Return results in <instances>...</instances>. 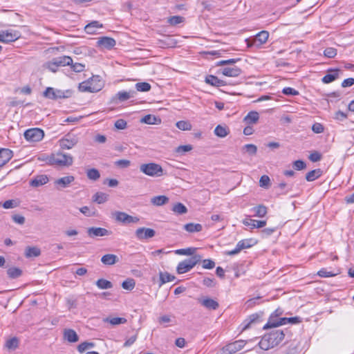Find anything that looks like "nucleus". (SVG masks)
Listing matches in <instances>:
<instances>
[{"mask_svg": "<svg viewBox=\"0 0 354 354\" xmlns=\"http://www.w3.org/2000/svg\"><path fill=\"white\" fill-rule=\"evenodd\" d=\"M104 86V83L99 75H93L87 81L79 85V90L82 92L95 93L100 91Z\"/></svg>", "mask_w": 354, "mask_h": 354, "instance_id": "obj_1", "label": "nucleus"}, {"mask_svg": "<svg viewBox=\"0 0 354 354\" xmlns=\"http://www.w3.org/2000/svg\"><path fill=\"white\" fill-rule=\"evenodd\" d=\"M141 172L152 177H160L163 175V169L162 167L154 162L142 164L140 166Z\"/></svg>", "mask_w": 354, "mask_h": 354, "instance_id": "obj_2", "label": "nucleus"}, {"mask_svg": "<svg viewBox=\"0 0 354 354\" xmlns=\"http://www.w3.org/2000/svg\"><path fill=\"white\" fill-rule=\"evenodd\" d=\"M201 259V256L194 255L191 258L180 261L176 268L178 274H184L192 269Z\"/></svg>", "mask_w": 354, "mask_h": 354, "instance_id": "obj_3", "label": "nucleus"}, {"mask_svg": "<svg viewBox=\"0 0 354 354\" xmlns=\"http://www.w3.org/2000/svg\"><path fill=\"white\" fill-rule=\"evenodd\" d=\"M71 91L69 90L56 89L53 87H47L44 91L43 95L46 98L57 100L58 99L68 98L71 96Z\"/></svg>", "mask_w": 354, "mask_h": 354, "instance_id": "obj_4", "label": "nucleus"}, {"mask_svg": "<svg viewBox=\"0 0 354 354\" xmlns=\"http://www.w3.org/2000/svg\"><path fill=\"white\" fill-rule=\"evenodd\" d=\"M52 165L60 167H68L73 164V157L66 153H57L53 154L50 158Z\"/></svg>", "mask_w": 354, "mask_h": 354, "instance_id": "obj_5", "label": "nucleus"}, {"mask_svg": "<svg viewBox=\"0 0 354 354\" xmlns=\"http://www.w3.org/2000/svg\"><path fill=\"white\" fill-rule=\"evenodd\" d=\"M269 37V33L266 30H262L257 33L253 39H245V41L248 48L252 46L260 47L266 43Z\"/></svg>", "mask_w": 354, "mask_h": 354, "instance_id": "obj_6", "label": "nucleus"}, {"mask_svg": "<svg viewBox=\"0 0 354 354\" xmlns=\"http://www.w3.org/2000/svg\"><path fill=\"white\" fill-rule=\"evenodd\" d=\"M25 139L30 142H36L41 140L44 136V132L43 130L39 128H32L27 129L24 132Z\"/></svg>", "mask_w": 354, "mask_h": 354, "instance_id": "obj_7", "label": "nucleus"}, {"mask_svg": "<svg viewBox=\"0 0 354 354\" xmlns=\"http://www.w3.org/2000/svg\"><path fill=\"white\" fill-rule=\"evenodd\" d=\"M256 243V241L252 239H247L239 241L235 248L225 252V254L229 256H233L239 254L242 250L248 249L253 246Z\"/></svg>", "mask_w": 354, "mask_h": 354, "instance_id": "obj_8", "label": "nucleus"}, {"mask_svg": "<svg viewBox=\"0 0 354 354\" xmlns=\"http://www.w3.org/2000/svg\"><path fill=\"white\" fill-rule=\"evenodd\" d=\"M301 322V318L299 317H281L279 318V320L278 323H273L272 321H270L269 323H267L264 326L263 328H275L279 326L285 325L287 324H298Z\"/></svg>", "mask_w": 354, "mask_h": 354, "instance_id": "obj_9", "label": "nucleus"}, {"mask_svg": "<svg viewBox=\"0 0 354 354\" xmlns=\"http://www.w3.org/2000/svg\"><path fill=\"white\" fill-rule=\"evenodd\" d=\"M77 142L78 139L75 136L68 134L59 140V145L62 149H71Z\"/></svg>", "mask_w": 354, "mask_h": 354, "instance_id": "obj_10", "label": "nucleus"}, {"mask_svg": "<svg viewBox=\"0 0 354 354\" xmlns=\"http://www.w3.org/2000/svg\"><path fill=\"white\" fill-rule=\"evenodd\" d=\"M114 218L116 221L123 224L136 223L139 221V218L136 216H132L123 212H115L113 213Z\"/></svg>", "mask_w": 354, "mask_h": 354, "instance_id": "obj_11", "label": "nucleus"}, {"mask_svg": "<svg viewBox=\"0 0 354 354\" xmlns=\"http://www.w3.org/2000/svg\"><path fill=\"white\" fill-rule=\"evenodd\" d=\"M135 234L138 240L142 241L153 237L156 232L151 228L139 227L136 230Z\"/></svg>", "mask_w": 354, "mask_h": 354, "instance_id": "obj_12", "label": "nucleus"}, {"mask_svg": "<svg viewBox=\"0 0 354 354\" xmlns=\"http://www.w3.org/2000/svg\"><path fill=\"white\" fill-rule=\"evenodd\" d=\"M19 33L12 30L0 31V41L9 43L17 40L19 38Z\"/></svg>", "mask_w": 354, "mask_h": 354, "instance_id": "obj_13", "label": "nucleus"}, {"mask_svg": "<svg viewBox=\"0 0 354 354\" xmlns=\"http://www.w3.org/2000/svg\"><path fill=\"white\" fill-rule=\"evenodd\" d=\"M221 73L227 77H236L241 75V69L236 66H227L222 68Z\"/></svg>", "mask_w": 354, "mask_h": 354, "instance_id": "obj_14", "label": "nucleus"}, {"mask_svg": "<svg viewBox=\"0 0 354 354\" xmlns=\"http://www.w3.org/2000/svg\"><path fill=\"white\" fill-rule=\"evenodd\" d=\"M87 234L90 237L94 238L97 236H109L111 234V232L103 227H92L88 228Z\"/></svg>", "mask_w": 354, "mask_h": 354, "instance_id": "obj_15", "label": "nucleus"}, {"mask_svg": "<svg viewBox=\"0 0 354 354\" xmlns=\"http://www.w3.org/2000/svg\"><path fill=\"white\" fill-rule=\"evenodd\" d=\"M97 46L102 48L110 50L115 46V40L109 37H102L97 40Z\"/></svg>", "mask_w": 354, "mask_h": 354, "instance_id": "obj_16", "label": "nucleus"}, {"mask_svg": "<svg viewBox=\"0 0 354 354\" xmlns=\"http://www.w3.org/2000/svg\"><path fill=\"white\" fill-rule=\"evenodd\" d=\"M136 91L129 90L128 91H121L118 92L113 97V100H117L120 102H124L131 98H133L136 95Z\"/></svg>", "mask_w": 354, "mask_h": 354, "instance_id": "obj_17", "label": "nucleus"}, {"mask_svg": "<svg viewBox=\"0 0 354 354\" xmlns=\"http://www.w3.org/2000/svg\"><path fill=\"white\" fill-rule=\"evenodd\" d=\"M75 180L73 176H66L57 179L55 181V185L57 189H64L68 187Z\"/></svg>", "mask_w": 354, "mask_h": 354, "instance_id": "obj_18", "label": "nucleus"}, {"mask_svg": "<svg viewBox=\"0 0 354 354\" xmlns=\"http://www.w3.org/2000/svg\"><path fill=\"white\" fill-rule=\"evenodd\" d=\"M259 347L263 351H268L274 346L275 344L272 340V337L268 334L264 335L259 342Z\"/></svg>", "mask_w": 354, "mask_h": 354, "instance_id": "obj_19", "label": "nucleus"}, {"mask_svg": "<svg viewBox=\"0 0 354 354\" xmlns=\"http://www.w3.org/2000/svg\"><path fill=\"white\" fill-rule=\"evenodd\" d=\"M63 337L64 340L69 343H75L79 340V336L77 333L71 328H66L63 332Z\"/></svg>", "mask_w": 354, "mask_h": 354, "instance_id": "obj_20", "label": "nucleus"}, {"mask_svg": "<svg viewBox=\"0 0 354 354\" xmlns=\"http://www.w3.org/2000/svg\"><path fill=\"white\" fill-rule=\"evenodd\" d=\"M13 156L12 151L9 149L0 148V167L6 165Z\"/></svg>", "mask_w": 354, "mask_h": 354, "instance_id": "obj_21", "label": "nucleus"}, {"mask_svg": "<svg viewBox=\"0 0 354 354\" xmlns=\"http://www.w3.org/2000/svg\"><path fill=\"white\" fill-rule=\"evenodd\" d=\"M339 72H340V70H339L337 68H336V69H333V68L328 69V73L323 77L322 82L324 84H329V83L333 82L337 78H338L339 75Z\"/></svg>", "mask_w": 354, "mask_h": 354, "instance_id": "obj_22", "label": "nucleus"}, {"mask_svg": "<svg viewBox=\"0 0 354 354\" xmlns=\"http://www.w3.org/2000/svg\"><path fill=\"white\" fill-rule=\"evenodd\" d=\"M245 344V343L243 340H237L226 345L225 350L228 352H232V354H233L241 350Z\"/></svg>", "mask_w": 354, "mask_h": 354, "instance_id": "obj_23", "label": "nucleus"}, {"mask_svg": "<svg viewBox=\"0 0 354 354\" xmlns=\"http://www.w3.org/2000/svg\"><path fill=\"white\" fill-rule=\"evenodd\" d=\"M48 182V177L46 175H38L30 181V185L33 187H38Z\"/></svg>", "mask_w": 354, "mask_h": 354, "instance_id": "obj_24", "label": "nucleus"}, {"mask_svg": "<svg viewBox=\"0 0 354 354\" xmlns=\"http://www.w3.org/2000/svg\"><path fill=\"white\" fill-rule=\"evenodd\" d=\"M202 306L209 310H216L218 308V303L214 299L205 297L199 300Z\"/></svg>", "mask_w": 354, "mask_h": 354, "instance_id": "obj_25", "label": "nucleus"}, {"mask_svg": "<svg viewBox=\"0 0 354 354\" xmlns=\"http://www.w3.org/2000/svg\"><path fill=\"white\" fill-rule=\"evenodd\" d=\"M102 24L98 21H92L84 27V30L87 34L93 35L98 28H102Z\"/></svg>", "mask_w": 354, "mask_h": 354, "instance_id": "obj_26", "label": "nucleus"}, {"mask_svg": "<svg viewBox=\"0 0 354 354\" xmlns=\"http://www.w3.org/2000/svg\"><path fill=\"white\" fill-rule=\"evenodd\" d=\"M268 335L270 337H272V340L274 343L275 346H277L279 344H280L285 337L283 331L281 330H274L270 333Z\"/></svg>", "mask_w": 354, "mask_h": 354, "instance_id": "obj_27", "label": "nucleus"}, {"mask_svg": "<svg viewBox=\"0 0 354 354\" xmlns=\"http://www.w3.org/2000/svg\"><path fill=\"white\" fill-rule=\"evenodd\" d=\"M259 119V114L257 111H250L243 120L249 125L256 124Z\"/></svg>", "mask_w": 354, "mask_h": 354, "instance_id": "obj_28", "label": "nucleus"}, {"mask_svg": "<svg viewBox=\"0 0 354 354\" xmlns=\"http://www.w3.org/2000/svg\"><path fill=\"white\" fill-rule=\"evenodd\" d=\"M101 261L106 266H112L118 261V257L113 254H107L102 257Z\"/></svg>", "mask_w": 354, "mask_h": 354, "instance_id": "obj_29", "label": "nucleus"}, {"mask_svg": "<svg viewBox=\"0 0 354 354\" xmlns=\"http://www.w3.org/2000/svg\"><path fill=\"white\" fill-rule=\"evenodd\" d=\"M205 82L212 86L217 87L223 86L226 84L224 80H220L214 75H208L206 77Z\"/></svg>", "mask_w": 354, "mask_h": 354, "instance_id": "obj_30", "label": "nucleus"}, {"mask_svg": "<svg viewBox=\"0 0 354 354\" xmlns=\"http://www.w3.org/2000/svg\"><path fill=\"white\" fill-rule=\"evenodd\" d=\"M214 134L219 138H225L230 133V129L227 126L218 124L214 129Z\"/></svg>", "mask_w": 354, "mask_h": 354, "instance_id": "obj_31", "label": "nucleus"}, {"mask_svg": "<svg viewBox=\"0 0 354 354\" xmlns=\"http://www.w3.org/2000/svg\"><path fill=\"white\" fill-rule=\"evenodd\" d=\"M58 66H69L73 64V59L69 56H62L53 59Z\"/></svg>", "mask_w": 354, "mask_h": 354, "instance_id": "obj_32", "label": "nucleus"}, {"mask_svg": "<svg viewBox=\"0 0 354 354\" xmlns=\"http://www.w3.org/2000/svg\"><path fill=\"white\" fill-rule=\"evenodd\" d=\"M184 230L190 233L198 232L203 230V226L200 223H189L183 227Z\"/></svg>", "mask_w": 354, "mask_h": 354, "instance_id": "obj_33", "label": "nucleus"}, {"mask_svg": "<svg viewBox=\"0 0 354 354\" xmlns=\"http://www.w3.org/2000/svg\"><path fill=\"white\" fill-rule=\"evenodd\" d=\"M254 216L262 218L267 214V208L264 205H258L251 209Z\"/></svg>", "mask_w": 354, "mask_h": 354, "instance_id": "obj_34", "label": "nucleus"}, {"mask_svg": "<svg viewBox=\"0 0 354 354\" xmlns=\"http://www.w3.org/2000/svg\"><path fill=\"white\" fill-rule=\"evenodd\" d=\"M169 202V198L166 196H156L151 198V203L155 206H161Z\"/></svg>", "mask_w": 354, "mask_h": 354, "instance_id": "obj_35", "label": "nucleus"}, {"mask_svg": "<svg viewBox=\"0 0 354 354\" xmlns=\"http://www.w3.org/2000/svg\"><path fill=\"white\" fill-rule=\"evenodd\" d=\"M160 286L162 285L174 281L175 277L167 272H160Z\"/></svg>", "mask_w": 354, "mask_h": 354, "instance_id": "obj_36", "label": "nucleus"}, {"mask_svg": "<svg viewBox=\"0 0 354 354\" xmlns=\"http://www.w3.org/2000/svg\"><path fill=\"white\" fill-rule=\"evenodd\" d=\"M321 175L322 171L320 169H313L306 174V179L308 182H312L317 179Z\"/></svg>", "mask_w": 354, "mask_h": 354, "instance_id": "obj_37", "label": "nucleus"}, {"mask_svg": "<svg viewBox=\"0 0 354 354\" xmlns=\"http://www.w3.org/2000/svg\"><path fill=\"white\" fill-rule=\"evenodd\" d=\"M160 119L156 118L155 115H147L144 116L141 122L147 124H157L158 123H160Z\"/></svg>", "mask_w": 354, "mask_h": 354, "instance_id": "obj_38", "label": "nucleus"}, {"mask_svg": "<svg viewBox=\"0 0 354 354\" xmlns=\"http://www.w3.org/2000/svg\"><path fill=\"white\" fill-rule=\"evenodd\" d=\"M108 198V194L103 192H97L93 195V201L97 204H102L107 201Z\"/></svg>", "mask_w": 354, "mask_h": 354, "instance_id": "obj_39", "label": "nucleus"}, {"mask_svg": "<svg viewBox=\"0 0 354 354\" xmlns=\"http://www.w3.org/2000/svg\"><path fill=\"white\" fill-rule=\"evenodd\" d=\"M40 253V249L37 247H28L25 251V255L27 258L38 257Z\"/></svg>", "mask_w": 354, "mask_h": 354, "instance_id": "obj_40", "label": "nucleus"}, {"mask_svg": "<svg viewBox=\"0 0 354 354\" xmlns=\"http://www.w3.org/2000/svg\"><path fill=\"white\" fill-rule=\"evenodd\" d=\"M7 274L10 278L16 279L21 275L22 271L18 268L12 267L8 269Z\"/></svg>", "mask_w": 354, "mask_h": 354, "instance_id": "obj_41", "label": "nucleus"}, {"mask_svg": "<svg viewBox=\"0 0 354 354\" xmlns=\"http://www.w3.org/2000/svg\"><path fill=\"white\" fill-rule=\"evenodd\" d=\"M96 286L100 289H109L113 287L112 283L108 280L100 279L96 281Z\"/></svg>", "mask_w": 354, "mask_h": 354, "instance_id": "obj_42", "label": "nucleus"}, {"mask_svg": "<svg viewBox=\"0 0 354 354\" xmlns=\"http://www.w3.org/2000/svg\"><path fill=\"white\" fill-rule=\"evenodd\" d=\"M172 211L178 214H184L187 213V207L181 203H177L172 207Z\"/></svg>", "mask_w": 354, "mask_h": 354, "instance_id": "obj_43", "label": "nucleus"}, {"mask_svg": "<svg viewBox=\"0 0 354 354\" xmlns=\"http://www.w3.org/2000/svg\"><path fill=\"white\" fill-rule=\"evenodd\" d=\"M86 176L90 180H97L100 178V174L96 169H89L86 171Z\"/></svg>", "mask_w": 354, "mask_h": 354, "instance_id": "obj_44", "label": "nucleus"}, {"mask_svg": "<svg viewBox=\"0 0 354 354\" xmlns=\"http://www.w3.org/2000/svg\"><path fill=\"white\" fill-rule=\"evenodd\" d=\"M196 250V248H187L175 250V253L179 255H193Z\"/></svg>", "mask_w": 354, "mask_h": 354, "instance_id": "obj_45", "label": "nucleus"}, {"mask_svg": "<svg viewBox=\"0 0 354 354\" xmlns=\"http://www.w3.org/2000/svg\"><path fill=\"white\" fill-rule=\"evenodd\" d=\"M176 127L178 129L182 131H189L192 129V124L188 121L180 120L176 122Z\"/></svg>", "mask_w": 354, "mask_h": 354, "instance_id": "obj_46", "label": "nucleus"}, {"mask_svg": "<svg viewBox=\"0 0 354 354\" xmlns=\"http://www.w3.org/2000/svg\"><path fill=\"white\" fill-rule=\"evenodd\" d=\"M136 88L140 92H147L150 91L151 86L150 84L147 82H139L136 84Z\"/></svg>", "mask_w": 354, "mask_h": 354, "instance_id": "obj_47", "label": "nucleus"}, {"mask_svg": "<svg viewBox=\"0 0 354 354\" xmlns=\"http://www.w3.org/2000/svg\"><path fill=\"white\" fill-rule=\"evenodd\" d=\"M317 274L320 277L326 278V277H335V275H337V273H335L333 271H328L327 268H324L317 272Z\"/></svg>", "mask_w": 354, "mask_h": 354, "instance_id": "obj_48", "label": "nucleus"}, {"mask_svg": "<svg viewBox=\"0 0 354 354\" xmlns=\"http://www.w3.org/2000/svg\"><path fill=\"white\" fill-rule=\"evenodd\" d=\"M167 21L171 26H176L184 21V17L178 15L172 16L168 19Z\"/></svg>", "mask_w": 354, "mask_h": 354, "instance_id": "obj_49", "label": "nucleus"}, {"mask_svg": "<svg viewBox=\"0 0 354 354\" xmlns=\"http://www.w3.org/2000/svg\"><path fill=\"white\" fill-rule=\"evenodd\" d=\"M136 285L135 281L133 279H127L122 283V287L128 290H131L134 288Z\"/></svg>", "mask_w": 354, "mask_h": 354, "instance_id": "obj_50", "label": "nucleus"}, {"mask_svg": "<svg viewBox=\"0 0 354 354\" xmlns=\"http://www.w3.org/2000/svg\"><path fill=\"white\" fill-rule=\"evenodd\" d=\"M243 149L245 151L246 153L251 156L255 155L257 151V146L253 144H247L244 145Z\"/></svg>", "mask_w": 354, "mask_h": 354, "instance_id": "obj_51", "label": "nucleus"}, {"mask_svg": "<svg viewBox=\"0 0 354 354\" xmlns=\"http://www.w3.org/2000/svg\"><path fill=\"white\" fill-rule=\"evenodd\" d=\"M106 322H109L112 325H119L122 324H125L127 322V319L124 317H113V318H107Z\"/></svg>", "mask_w": 354, "mask_h": 354, "instance_id": "obj_52", "label": "nucleus"}, {"mask_svg": "<svg viewBox=\"0 0 354 354\" xmlns=\"http://www.w3.org/2000/svg\"><path fill=\"white\" fill-rule=\"evenodd\" d=\"M192 149V145H180V146L178 147L176 149L175 151L180 155H183L186 152H188V151H191Z\"/></svg>", "mask_w": 354, "mask_h": 354, "instance_id": "obj_53", "label": "nucleus"}, {"mask_svg": "<svg viewBox=\"0 0 354 354\" xmlns=\"http://www.w3.org/2000/svg\"><path fill=\"white\" fill-rule=\"evenodd\" d=\"M238 61H240L239 58L221 60L217 62V66H234Z\"/></svg>", "mask_w": 354, "mask_h": 354, "instance_id": "obj_54", "label": "nucleus"}, {"mask_svg": "<svg viewBox=\"0 0 354 354\" xmlns=\"http://www.w3.org/2000/svg\"><path fill=\"white\" fill-rule=\"evenodd\" d=\"M19 341L17 338L12 337L6 342V346L9 349H15L18 347Z\"/></svg>", "mask_w": 354, "mask_h": 354, "instance_id": "obj_55", "label": "nucleus"}, {"mask_svg": "<svg viewBox=\"0 0 354 354\" xmlns=\"http://www.w3.org/2000/svg\"><path fill=\"white\" fill-rule=\"evenodd\" d=\"M324 55L328 58H333L337 55V49L335 48H326L324 51Z\"/></svg>", "mask_w": 354, "mask_h": 354, "instance_id": "obj_56", "label": "nucleus"}, {"mask_svg": "<svg viewBox=\"0 0 354 354\" xmlns=\"http://www.w3.org/2000/svg\"><path fill=\"white\" fill-rule=\"evenodd\" d=\"M71 69L75 73L82 72L85 68V65L81 63H73L69 65Z\"/></svg>", "mask_w": 354, "mask_h": 354, "instance_id": "obj_57", "label": "nucleus"}, {"mask_svg": "<svg viewBox=\"0 0 354 354\" xmlns=\"http://www.w3.org/2000/svg\"><path fill=\"white\" fill-rule=\"evenodd\" d=\"M257 220L252 219L250 216H246L245 218L243 220V224L245 226H248L250 229L255 228V223Z\"/></svg>", "mask_w": 354, "mask_h": 354, "instance_id": "obj_58", "label": "nucleus"}, {"mask_svg": "<svg viewBox=\"0 0 354 354\" xmlns=\"http://www.w3.org/2000/svg\"><path fill=\"white\" fill-rule=\"evenodd\" d=\"M80 211L86 216H93L95 214V211L94 209H91L88 206L81 207Z\"/></svg>", "mask_w": 354, "mask_h": 354, "instance_id": "obj_59", "label": "nucleus"}, {"mask_svg": "<svg viewBox=\"0 0 354 354\" xmlns=\"http://www.w3.org/2000/svg\"><path fill=\"white\" fill-rule=\"evenodd\" d=\"M282 93L286 95H298L299 91L291 87H285L282 90Z\"/></svg>", "mask_w": 354, "mask_h": 354, "instance_id": "obj_60", "label": "nucleus"}, {"mask_svg": "<svg viewBox=\"0 0 354 354\" xmlns=\"http://www.w3.org/2000/svg\"><path fill=\"white\" fill-rule=\"evenodd\" d=\"M306 167V165L304 161L301 160H295L293 162V167L296 170H302L305 169Z\"/></svg>", "mask_w": 354, "mask_h": 354, "instance_id": "obj_61", "label": "nucleus"}, {"mask_svg": "<svg viewBox=\"0 0 354 354\" xmlns=\"http://www.w3.org/2000/svg\"><path fill=\"white\" fill-rule=\"evenodd\" d=\"M270 178L266 175H263L260 178L259 185L261 187H268L270 185Z\"/></svg>", "mask_w": 354, "mask_h": 354, "instance_id": "obj_62", "label": "nucleus"}, {"mask_svg": "<svg viewBox=\"0 0 354 354\" xmlns=\"http://www.w3.org/2000/svg\"><path fill=\"white\" fill-rule=\"evenodd\" d=\"M131 164V162L128 160H118L115 162V165L117 167H121V168H127Z\"/></svg>", "mask_w": 354, "mask_h": 354, "instance_id": "obj_63", "label": "nucleus"}, {"mask_svg": "<svg viewBox=\"0 0 354 354\" xmlns=\"http://www.w3.org/2000/svg\"><path fill=\"white\" fill-rule=\"evenodd\" d=\"M127 122L123 119L117 120L115 122V127L118 129H124L127 127Z\"/></svg>", "mask_w": 354, "mask_h": 354, "instance_id": "obj_64", "label": "nucleus"}]
</instances>
